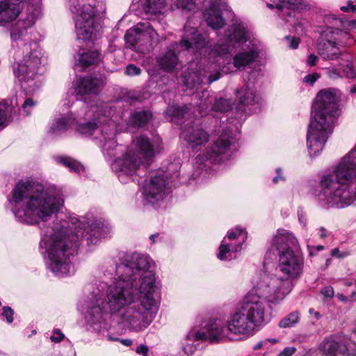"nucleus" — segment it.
<instances>
[{
	"label": "nucleus",
	"mask_w": 356,
	"mask_h": 356,
	"mask_svg": "<svg viewBox=\"0 0 356 356\" xmlns=\"http://www.w3.org/2000/svg\"><path fill=\"white\" fill-rule=\"evenodd\" d=\"M69 1L70 10L74 15L78 36L84 40H92L98 26L95 22L96 7L90 3H83V0Z\"/></svg>",
	"instance_id": "obj_9"
},
{
	"label": "nucleus",
	"mask_w": 356,
	"mask_h": 356,
	"mask_svg": "<svg viewBox=\"0 0 356 356\" xmlns=\"http://www.w3.org/2000/svg\"><path fill=\"white\" fill-rule=\"evenodd\" d=\"M215 51L220 56H227L229 54V46L227 44H218L215 47Z\"/></svg>",
	"instance_id": "obj_52"
},
{
	"label": "nucleus",
	"mask_w": 356,
	"mask_h": 356,
	"mask_svg": "<svg viewBox=\"0 0 356 356\" xmlns=\"http://www.w3.org/2000/svg\"><path fill=\"white\" fill-rule=\"evenodd\" d=\"M149 12L156 13L164 7L165 0H146Z\"/></svg>",
	"instance_id": "obj_45"
},
{
	"label": "nucleus",
	"mask_w": 356,
	"mask_h": 356,
	"mask_svg": "<svg viewBox=\"0 0 356 356\" xmlns=\"http://www.w3.org/2000/svg\"><path fill=\"white\" fill-rule=\"evenodd\" d=\"M203 13L207 25L212 29H220L225 26V19L222 17L221 10L217 6L211 5Z\"/></svg>",
	"instance_id": "obj_28"
},
{
	"label": "nucleus",
	"mask_w": 356,
	"mask_h": 356,
	"mask_svg": "<svg viewBox=\"0 0 356 356\" xmlns=\"http://www.w3.org/2000/svg\"><path fill=\"white\" fill-rule=\"evenodd\" d=\"M320 78L319 74L314 72L305 76L303 79V82L313 86L314 83Z\"/></svg>",
	"instance_id": "obj_54"
},
{
	"label": "nucleus",
	"mask_w": 356,
	"mask_h": 356,
	"mask_svg": "<svg viewBox=\"0 0 356 356\" xmlns=\"http://www.w3.org/2000/svg\"><path fill=\"white\" fill-rule=\"evenodd\" d=\"M44 188L31 177L19 180L13 191V200H47L42 198Z\"/></svg>",
	"instance_id": "obj_14"
},
{
	"label": "nucleus",
	"mask_w": 356,
	"mask_h": 356,
	"mask_svg": "<svg viewBox=\"0 0 356 356\" xmlns=\"http://www.w3.org/2000/svg\"><path fill=\"white\" fill-rule=\"evenodd\" d=\"M16 115V109L11 106H7L4 109L0 108V127L7 125L10 122L13 121Z\"/></svg>",
	"instance_id": "obj_36"
},
{
	"label": "nucleus",
	"mask_w": 356,
	"mask_h": 356,
	"mask_svg": "<svg viewBox=\"0 0 356 356\" xmlns=\"http://www.w3.org/2000/svg\"><path fill=\"white\" fill-rule=\"evenodd\" d=\"M309 250V254L310 257H314L316 254L325 249V246L322 245H307Z\"/></svg>",
	"instance_id": "obj_55"
},
{
	"label": "nucleus",
	"mask_w": 356,
	"mask_h": 356,
	"mask_svg": "<svg viewBox=\"0 0 356 356\" xmlns=\"http://www.w3.org/2000/svg\"><path fill=\"white\" fill-rule=\"evenodd\" d=\"M70 119L61 118L57 119L51 127V131L53 134H59L66 131L70 127Z\"/></svg>",
	"instance_id": "obj_38"
},
{
	"label": "nucleus",
	"mask_w": 356,
	"mask_h": 356,
	"mask_svg": "<svg viewBox=\"0 0 356 356\" xmlns=\"http://www.w3.org/2000/svg\"><path fill=\"white\" fill-rule=\"evenodd\" d=\"M137 24L134 28L129 29L124 35L126 44L134 51L146 54L152 49V29L143 30Z\"/></svg>",
	"instance_id": "obj_13"
},
{
	"label": "nucleus",
	"mask_w": 356,
	"mask_h": 356,
	"mask_svg": "<svg viewBox=\"0 0 356 356\" xmlns=\"http://www.w3.org/2000/svg\"><path fill=\"white\" fill-rule=\"evenodd\" d=\"M278 256L277 267L282 274L281 280L287 282L288 286L283 293H289L292 282L298 280L303 273L305 261L299 250V244L294 235L284 229H278L271 239L265 259H273Z\"/></svg>",
	"instance_id": "obj_4"
},
{
	"label": "nucleus",
	"mask_w": 356,
	"mask_h": 356,
	"mask_svg": "<svg viewBox=\"0 0 356 356\" xmlns=\"http://www.w3.org/2000/svg\"><path fill=\"white\" fill-rule=\"evenodd\" d=\"M141 69L134 64H129L126 67L125 74L128 76H137L141 74Z\"/></svg>",
	"instance_id": "obj_51"
},
{
	"label": "nucleus",
	"mask_w": 356,
	"mask_h": 356,
	"mask_svg": "<svg viewBox=\"0 0 356 356\" xmlns=\"http://www.w3.org/2000/svg\"><path fill=\"white\" fill-rule=\"evenodd\" d=\"M138 289L124 281H117L108 286L106 299L96 298L86 312V319L91 325L101 324L108 316L120 317L127 307L138 300Z\"/></svg>",
	"instance_id": "obj_5"
},
{
	"label": "nucleus",
	"mask_w": 356,
	"mask_h": 356,
	"mask_svg": "<svg viewBox=\"0 0 356 356\" xmlns=\"http://www.w3.org/2000/svg\"><path fill=\"white\" fill-rule=\"evenodd\" d=\"M300 319V313L299 311H293L286 316L282 318L279 323L278 326L281 328H287L295 326Z\"/></svg>",
	"instance_id": "obj_34"
},
{
	"label": "nucleus",
	"mask_w": 356,
	"mask_h": 356,
	"mask_svg": "<svg viewBox=\"0 0 356 356\" xmlns=\"http://www.w3.org/2000/svg\"><path fill=\"white\" fill-rule=\"evenodd\" d=\"M255 57V54L253 51H244L238 53L236 54L233 58L234 65L237 68L245 67L253 63Z\"/></svg>",
	"instance_id": "obj_33"
},
{
	"label": "nucleus",
	"mask_w": 356,
	"mask_h": 356,
	"mask_svg": "<svg viewBox=\"0 0 356 356\" xmlns=\"http://www.w3.org/2000/svg\"><path fill=\"white\" fill-rule=\"evenodd\" d=\"M234 143V137L230 129H224L218 138L205 149L203 154L195 157L197 163L202 164L208 161L213 164H221L229 156V152Z\"/></svg>",
	"instance_id": "obj_11"
},
{
	"label": "nucleus",
	"mask_w": 356,
	"mask_h": 356,
	"mask_svg": "<svg viewBox=\"0 0 356 356\" xmlns=\"http://www.w3.org/2000/svg\"><path fill=\"white\" fill-rule=\"evenodd\" d=\"M330 255L332 257H337L338 259H343V258H346V257H348L349 255H350V251L348 250H346L343 251H340L339 248H334L332 249V250L330 252Z\"/></svg>",
	"instance_id": "obj_49"
},
{
	"label": "nucleus",
	"mask_w": 356,
	"mask_h": 356,
	"mask_svg": "<svg viewBox=\"0 0 356 356\" xmlns=\"http://www.w3.org/2000/svg\"><path fill=\"white\" fill-rule=\"evenodd\" d=\"M356 175V149L343 157L333 174L323 176L321 186L324 195L331 200H351L348 184Z\"/></svg>",
	"instance_id": "obj_6"
},
{
	"label": "nucleus",
	"mask_w": 356,
	"mask_h": 356,
	"mask_svg": "<svg viewBox=\"0 0 356 356\" xmlns=\"http://www.w3.org/2000/svg\"><path fill=\"white\" fill-rule=\"evenodd\" d=\"M321 294L325 298H332L334 296V289L331 286L323 287L321 291Z\"/></svg>",
	"instance_id": "obj_57"
},
{
	"label": "nucleus",
	"mask_w": 356,
	"mask_h": 356,
	"mask_svg": "<svg viewBox=\"0 0 356 356\" xmlns=\"http://www.w3.org/2000/svg\"><path fill=\"white\" fill-rule=\"evenodd\" d=\"M1 315L6 318L8 323H12L13 322L14 310L10 307H3Z\"/></svg>",
	"instance_id": "obj_48"
},
{
	"label": "nucleus",
	"mask_w": 356,
	"mask_h": 356,
	"mask_svg": "<svg viewBox=\"0 0 356 356\" xmlns=\"http://www.w3.org/2000/svg\"><path fill=\"white\" fill-rule=\"evenodd\" d=\"M22 60L17 64L14 72L21 87L26 91H34L39 87L37 83L38 68L41 64L42 51L39 44L31 41L24 45Z\"/></svg>",
	"instance_id": "obj_7"
},
{
	"label": "nucleus",
	"mask_w": 356,
	"mask_h": 356,
	"mask_svg": "<svg viewBox=\"0 0 356 356\" xmlns=\"http://www.w3.org/2000/svg\"><path fill=\"white\" fill-rule=\"evenodd\" d=\"M166 177L163 173L157 172L156 175L151 177L149 184L145 186L143 193L147 197L156 200L160 198L163 200L168 197L172 190L167 186Z\"/></svg>",
	"instance_id": "obj_17"
},
{
	"label": "nucleus",
	"mask_w": 356,
	"mask_h": 356,
	"mask_svg": "<svg viewBox=\"0 0 356 356\" xmlns=\"http://www.w3.org/2000/svg\"><path fill=\"white\" fill-rule=\"evenodd\" d=\"M353 202H321L320 207L323 209L329 210L332 209H340L348 207Z\"/></svg>",
	"instance_id": "obj_43"
},
{
	"label": "nucleus",
	"mask_w": 356,
	"mask_h": 356,
	"mask_svg": "<svg viewBox=\"0 0 356 356\" xmlns=\"http://www.w3.org/2000/svg\"><path fill=\"white\" fill-rule=\"evenodd\" d=\"M127 258V254L124 256L122 262L116 265L115 275L118 277V281H124L129 286H134V281L136 280V272L134 266Z\"/></svg>",
	"instance_id": "obj_23"
},
{
	"label": "nucleus",
	"mask_w": 356,
	"mask_h": 356,
	"mask_svg": "<svg viewBox=\"0 0 356 356\" xmlns=\"http://www.w3.org/2000/svg\"><path fill=\"white\" fill-rule=\"evenodd\" d=\"M285 39L289 41V47L292 49H296L300 42V40L296 37L286 36Z\"/></svg>",
	"instance_id": "obj_56"
},
{
	"label": "nucleus",
	"mask_w": 356,
	"mask_h": 356,
	"mask_svg": "<svg viewBox=\"0 0 356 356\" xmlns=\"http://www.w3.org/2000/svg\"><path fill=\"white\" fill-rule=\"evenodd\" d=\"M232 105L230 102L225 98L216 99L212 110L216 112L225 113L230 111Z\"/></svg>",
	"instance_id": "obj_40"
},
{
	"label": "nucleus",
	"mask_w": 356,
	"mask_h": 356,
	"mask_svg": "<svg viewBox=\"0 0 356 356\" xmlns=\"http://www.w3.org/2000/svg\"><path fill=\"white\" fill-rule=\"evenodd\" d=\"M331 39L323 40L317 46L318 54L324 60L338 58L341 54L338 45L346 46L353 43L350 34L347 31L334 29L331 31Z\"/></svg>",
	"instance_id": "obj_12"
},
{
	"label": "nucleus",
	"mask_w": 356,
	"mask_h": 356,
	"mask_svg": "<svg viewBox=\"0 0 356 356\" xmlns=\"http://www.w3.org/2000/svg\"><path fill=\"white\" fill-rule=\"evenodd\" d=\"M106 76L104 74L87 75L81 77L76 88L78 95H98L101 88L105 85Z\"/></svg>",
	"instance_id": "obj_18"
},
{
	"label": "nucleus",
	"mask_w": 356,
	"mask_h": 356,
	"mask_svg": "<svg viewBox=\"0 0 356 356\" xmlns=\"http://www.w3.org/2000/svg\"><path fill=\"white\" fill-rule=\"evenodd\" d=\"M35 24L33 16H26L24 19H19L10 28V35L13 41L22 40L27 34L28 29Z\"/></svg>",
	"instance_id": "obj_26"
},
{
	"label": "nucleus",
	"mask_w": 356,
	"mask_h": 356,
	"mask_svg": "<svg viewBox=\"0 0 356 356\" xmlns=\"http://www.w3.org/2000/svg\"><path fill=\"white\" fill-rule=\"evenodd\" d=\"M296 348L293 347H286L284 350L280 353V356H291L295 352Z\"/></svg>",
	"instance_id": "obj_62"
},
{
	"label": "nucleus",
	"mask_w": 356,
	"mask_h": 356,
	"mask_svg": "<svg viewBox=\"0 0 356 356\" xmlns=\"http://www.w3.org/2000/svg\"><path fill=\"white\" fill-rule=\"evenodd\" d=\"M242 250V243H228L224 238L218 248L217 257L221 261L230 260L232 253H236Z\"/></svg>",
	"instance_id": "obj_29"
},
{
	"label": "nucleus",
	"mask_w": 356,
	"mask_h": 356,
	"mask_svg": "<svg viewBox=\"0 0 356 356\" xmlns=\"http://www.w3.org/2000/svg\"><path fill=\"white\" fill-rule=\"evenodd\" d=\"M230 40H233L234 42L238 44L245 42L247 38L244 29L240 26H235L232 33L230 35Z\"/></svg>",
	"instance_id": "obj_41"
},
{
	"label": "nucleus",
	"mask_w": 356,
	"mask_h": 356,
	"mask_svg": "<svg viewBox=\"0 0 356 356\" xmlns=\"http://www.w3.org/2000/svg\"><path fill=\"white\" fill-rule=\"evenodd\" d=\"M97 129V124L93 121L79 124L76 131L82 135L91 136Z\"/></svg>",
	"instance_id": "obj_39"
},
{
	"label": "nucleus",
	"mask_w": 356,
	"mask_h": 356,
	"mask_svg": "<svg viewBox=\"0 0 356 356\" xmlns=\"http://www.w3.org/2000/svg\"><path fill=\"white\" fill-rule=\"evenodd\" d=\"M309 25V22L307 19H298L294 24V29L298 34L303 35L306 34Z\"/></svg>",
	"instance_id": "obj_44"
},
{
	"label": "nucleus",
	"mask_w": 356,
	"mask_h": 356,
	"mask_svg": "<svg viewBox=\"0 0 356 356\" xmlns=\"http://www.w3.org/2000/svg\"><path fill=\"white\" fill-rule=\"evenodd\" d=\"M204 46V39L195 28L186 29L179 43L170 45L163 54L156 57V60L159 67L168 73H171L179 65V48L188 51L197 50Z\"/></svg>",
	"instance_id": "obj_8"
},
{
	"label": "nucleus",
	"mask_w": 356,
	"mask_h": 356,
	"mask_svg": "<svg viewBox=\"0 0 356 356\" xmlns=\"http://www.w3.org/2000/svg\"><path fill=\"white\" fill-rule=\"evenodd\" d=\"M58 162L65 167L70 169L71 172L79 173L80 168H83V165L70 156H60L58 159Z\"/></svg>",
	"instance_id": "obj_37"
},
{
	"label": "nucleus",
	"mask_w": 356,
	"mask_h": 356,
	"mask_svg": "<svg viewBox=\"0 0 356 356\" xmlns=\"http://www.w3.org/2000/svg\"><path fill=\"white\" fill-rule=\"evenodd\" d=\"M298 217L299 222L302 224L303 225H306L307 219L305 214L303 211V209L302 208L298 209Z\"/></svg>",
	"instance_id": "obj_63"
},
{
	"label": "nucleus",
	"mask_w": 356,
	"mask_h": 356,
	"mask_svg": "<svg viewBox=\"0 0 356 356\" xmlns=\"http://www.w3.org/2000/svg\"><path fill=\"white\" fill-rule=\"evenodd\" d=\"M225 238L228 243H242L243 245L248 238V232L245 229L237 226L235 229L229 230Z\"/></svg>",
	"instance_id": "obj_31"
},
{
	"label": "nucleus",
	"mask_w": 356,
	"mask_h": 356,
	"mask_svg": "<svg viewBox=\"0 0 356 356\" xmlns=\"http://www.w3.org/2000/svg\"><path fill=\"white\" fill-rule=\"evenodd\" d=\"M22 8V0H3L0 1V22H9L15 19Z\"/></svg>",
	"instance_id": "obj_21"
},
{
	"label": "nucleus",
	"mask_w": 356,
	"mask_h": 356,
	"mask_svg": "<svg viewBox=\"0 0 356 356\" xmlns=\"http://www.w3.org/2000/svg\"><path fill=\"white\" fill-rule=\"evenodd\" d=\"M318 60V57L314 54H311L307 57V64L310 67H313L316 65Z\"/></svg>",
	"instance_id": "obj_60"
},
{
	"label": "nucleus",
	"mask_w": 356,
	"mask_h": 356,
	"mask_svg": "<svg viewBox=\"0 0 356 356\" xmlns=\"http://www.w3.org/2000/svg\"><path fill=\"white\" fill-rule=\"evenodd\" d=\"M64 202H8L10 209L18 221L37 225L42 231L41 248H47L49 268L57 276L70 275L71 257L77 254L81 245H96L111 236V225L103 218L88 213L78 217L60 212Z\"/></svg>",
	"instance_id": "obj_1"
},
{
	"label": "nucleus",
	"mask_w": 356,
	"mask_h": 356,
	"mask_svg": "<svg viewBox=\"0 0 356 356\" xmlns=\"http://www.w3.org/2000/svg\"><path fill=\"white\" fill-rule=\"evenodd\" d=\"M341 92L334 88L321 90L312 106L307 143L309 154L317 156L321 152L332 134L334 124L339 115Z\"/></svg>",
	"instance_id": "obj_3"
},
{
	"label": "nucleus",
	"mask_w": 356,
	"mask_h": 356,
	"mask_svg": "<svg viewBox=\"0 0 356 356\" xmlns=\"http://www.w3.org/2000/svg\"><path fill=\"white\" fill-rule=\"evenodd\" d=\"M183 79L184 86L191 90L200 86L203 82V79L198 72H184Z\"/></svg>",
	"instance_id": "obj_32"
},
{
	"label": "nucleus",
	"mask_w": 356,
	"mask_h": 356,
	"mask_svg": "<svg viewBox=\"0 0 356 356\" xmlns=\"http://www.w3.org/2000/svg\"><path fill=\"white\" fill-rule=\"evenodd\" d=\"M275 8L282 12L289 10L288 0H280L279 2L275 4Z\"/></svg>",
	"instance_id": "obj_58"
},
{
	"label": "nucleus",
	"mask_w": 356,
	"mask_h": 356,
	"mask_svg": "<svg viewBox=\"0 0 356 356\" xmlns=\"http://www.w3.org/2000/svg\"><path fill=\"white\" fill-rule=\"evenodd\" d=\"M159 306L147 305L136 300L133 305L127 307L119 317L122 323L127 325L129 330L139 332L147 328L154 321Z\"/></svg>",
	"instance_id": "obj_10"
},
{
	"label": "nucleus",
	"mask_w": 356,
	"mask_h": 356,
	"mask_svg": "<svg viewBox=\"0 0 356 356\" xmlns=\"http://www.w3.org/2000/svg\"><path fill=\"white\" fill-rule=\"evenodd\" d=\"M346 76L348 79L356 78V71L354 69L352 61L348 62L343 70Z\"/></svg>",
	"instance_id": "obj_50"
},
{
	"label": "nucleus",
	"mask_w": 356,
	"mask_h": 356,
	"mask_svg": "<svg viewBox=\"0 0 356 356\" xmlns=\"http://www.w3.org/2000/svg\"><path fill=\"white\" fill-rule=\"evenodd\" d=\"M236 97L238 103L236 107L238 113H245V108L250 105L258 104L259 97L257 95L255 90L249 83H245L236 90Z\"/></svg>",
	"instance_id": "obj_20"
},
{
	"label": "nucleus",
	"mask_w": 356,
	"mask_h": 356,
	"mask_svg": "<svg viewBox=\"0 0 356 356\" xmlns=\"http://www.w3.org/2000/svg\"><path fill=\"white\" fill-rule=\"evenodd\" d=\"M265 310L261 296L250 292L244 297L240 309L231 315L227 325L218 319L210 320L204 330L195 332V339L218 343L229 332L235 334L252 335L267 324Z\"/></svg>",
	"instance_id": "obj_2"
},
{
	"label": "nucleus",
	"mask_w": 356,
	"mask_h": 356,
	"mask_svg": "<svg viewBox=\"0 0 356 356\" xmlns=\"http://www.w3.org/2000/svg\"><path fill=\"white\" fill-rule=\"evenodd\" d=\"M124 101L129 103L135 102H141L142 95L140 92L137 91H129L126 93L124 97Z\"/></svg>",
	"instance_id": "obj_46"
},
{
	"label": "nucleus",
	"mask_w": 356,
	"mask_h": 356,
	"mask_svg": "<svg viewBox=\"0 0 356 356\" xmlns=\"http://www.w3.org/2000/svg\"><path fill=\"white\" fill-rule=\"evenodd\" d=\"M159 289L160 284L159 282H156L155 274L149 271L141 278L139 290L138 289V300L148 305L151 304L152 306H158L154 295L159 292Z\"/></svg>",
	"instance_id": "obj_16"
},
{
	"label": "nucleus",
	"mask_w": 356,
	"mask_h": 356,
	"mask_svg": "<svg viewBox=\"0 0 356 356\" xmlns=\"http://www.w3.org/2000/svg\"><path fill=\"white\" fill-rule=\"evenodd\" d=\"M35 105L36 102H35L31 97H29L24 100L22 105V109L24 111L26 115H29Z\"/></svg>",
	"instance_id": "obj_47"
},
{
	"label": "nucleus",
	"mask_w": 356,
	"mask_h": 356,
	"mask_svg": "<svg viewBox=\"0 0 356 356\" xmlns=\"http://www.w3.org/2000/svg\"><path fill=\"white\" fill-rule=\"evenodd\" d=\"M138 153L146 160L153 158L159 147L152 143L150 139L145 135H140L134 140Z\"/></svg>",
	"instance_id": "obj_27"
},
{
	"label": "nucleus",
	"mask_w": 356,
	"mask_h": 356,
	"mask_svg": "<svg viewBox=\"0 0 356 356\" xmlns=\"http://www.w3.org/2000/svg\"><path fill=\"white\" fill-rule=\"evenodd\" d=\"M277 175L273 179L274 184H277L280 181H284L286 180L285 177L282 175V171L280 168L276 169Z\"/></svg>",
	"instance_id": "obj_59"
},
{
	"label": "nucleus",
	"mask_w": 356,
	"mask_h": 356,
	"mask_svg": "<svg viewBox=\"0 0 356 356\" xmlns=\"http://www.w3.org/2000/svg\"><path fill=\"white\" fill-rule=\"evenodd\" d=\"M153 120V113L149 109L135 110L130 113L127 125L135 129L147 126Z\"/></svg>",
	"instance_id": "obj_24"
},
{
	"label": "nucleus",
	"mask_w": 356,
	"mask_h": 356,
	"mask_svg": "<svg viewBox=\"0 0 356 356\" xmlns=\"http://www.w3.org/2000/svg\"><path fill=\"white\" fill-rule=\"evenodd\" d=\"M186 113V108L179 106H171L166 110V113L172 119L182 120Z\"/></svg>",
	"instance_id": "obj_42"
},
{
	"label": "nucleus",
	"mask_w": 356,
	"mask_h": 356,
	"mask_svg": "<svg viewBox=\"0 0 356 356\" xmlns=\"http://www.w3.org/2000/svg\"><path fill=\"white\" fill-rule=\"evenodd\" d=\"M184 139L193 149H199L209 140V134L200 127H189L184 131Z\"/></svg>",
	"instance_id": "obj_22"
},
{
	"label": "nucleus",
	"mask_w": 356,
	"mask_h": 356,
	"mask_svg": "<svg viewBox=\"0 0 356 356\" xmlns=\"http://www.w3.org/2000/svg\"><path fill=\"white\" fill-rule=\"evenodd\" d=\"M341 10L343 12H349L350 10H352L353 12H355L356 10V6L355 5H353L352 2L350 1L348 3V6H342L341 8Z\"/></svg>",
	"instance_id": "obj_64"
},
{
	"label": "nucleus",
	"mask_w": 356,
	"mask_h": 356,
	"mask_svg": "<svg viewBox=\"0 0 356 356\" xmlns=\"http://www.w3.org/2000/svg\"><path fill=\"white\" fill-rule=\"evenodd\" d=\"M289 10L293 12H307L312 9V5L307 0H288Z\"/></svg>",
	"instance_id": "obj_35"
},
{
	"label": "nucleus",
	"mask_w": 356,
	"mask_h": 356,
	"mask_svg": "<svg viewBox=\"0 0 356 356\" xmlns=\"http://www.w3.org/2000/svg\"><path fill=\"white\" fill-rule=\"evenodd\" d=\"M141 163V159L134 152H127L122 158L116 159L112 165L117 172L134 175Z\"/></svg>",
	"instance_id": "obj_19"
},
{
	"label": "nucleus",
	"mask_w": 356,
	"mask_h": 356,
	"mask_svg": "<svg viewBox=\"0 0 356 356\" xmlns=\"http://www.w3.org/2000/svg\"><path fill=\"white\" fill-rule=\"evenodd\" d=\"M318 349L325 356H356L355 352H350L343 338L337 334L325 337Z\"/></svg>",
	"instance_id": "obj_15"
},
{
	"label": "nucleus",
	"mask_w": 356,
	"mask_h": 356,
	"mask_svg": "<svg viewBox=\"0 0 356 356\" xmlns=\"http://www.w3.org/2000/svg\"><path fill=\"white\" fill-rule=\"evenodd\" d=\"M129 261H131L134 268L137 273L138 271L143 270L147 272L151 266V259L147 255L141 254L137 252L132 254H127Z\"/></svg>",
	"instance_id": "obj_30"
},
{
	"label": "nucleus",
	"mask_w": 356,
	"mask_h": 356,
	"mask_svg": "<svg viewBox=\"0 0 356 356\" xmlns=\"http://www.w3.org/2000/svg\"><path fill=\"white\" fill-rule=\"evenodd\" d=\"M78 61L79 65L84 67L99 65L104 60V54L99 49H89L79 51Z\"/></svg>",
	"instance_id": "obj_25"
},
{
	"label": "nucleus",
	"mask_w": 356,
	"mask_h": 356,
	"mask_svg": "<svg viewBox=\"0 0 356 356\" xmlns=\"http://www.w3.org/2000/svg\"><path fill=\"white\" fill-rule=\"evenodd\" d=\"M65 337L64 334L59 329H54L53 331V334L51 336L50 339L52 342L59 343Z\"/></svg>",
	"instance_id": "obj_53"
},
{
	"label": "nucleus",
	"mask_w": 356,
	"mask_h": 356,
	"mask_svg": "<svg viewBox=\"0 0 356 356\" xmlns=\"http://www.w3.org/2000/svg\"><path fill=\"white\" fill-rule=\"evenodd\" d=\"M148 347L143 344H140L136 349V352L139 355H142L143 356H148Z\"/></svg>",
	"instance_id": "obj_61"
}]
</instances>
